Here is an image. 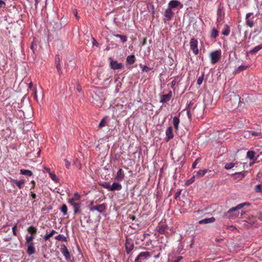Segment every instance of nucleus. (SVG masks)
<instances>
[{
  "instance_id": "1",
  "label": "nucleus",
  "mask_w": 262,
  "mask_h": 262,
  "mask_svg": "<svg viewBox=\"0 0 262 262\" xmlns=\"http://www.w3.org/2000/svg\"><path fill=\"white\" fill-rule=\"evenodd\" d=\"M250 203L245 202L237 205L234 207L231 208L226 213V216L229 219H233L238 216L239 210L243 208L245 206H249Z\"/></svg>"
},
{
  "instance_id": "2",
  "label": "nucleus",
  "mask_w": 262,
  "mask_h": 262,
  "mask_svg": "<svg viewBox=\"0 0 262 262\" xmlns=\"http://www.w3.org/2000/svg\"><path fill=\"white\" fill-rule=\"evenodd\" d=\"M152 256V253L149 251L140 252L135 258L134 262H146L147 260Z\"/></svg>"
},
{
  "instance_id": "3",
  "label": "nucleus",
  "mask_w": 262,
  "mask_h": 262,
  "mask_svg": "<svg viewBox=\"0 0 262 262\" xmlns=\"http://www.w3.org/2000/svg\"><path fill=\"white\" fill-rule=\"evenodd\" d=\"M190 49L192 51L193 53L196 55L199 53L198 49V41L194 38H192L190 41Z\"/></svg>"
},
{
  "instance_id": "4",
  "label": "nucleus",
  "mask_w": 262,
  "mask_h": 262,
  "mask_svg": "<svg viewBox=\"0 0 262 262\" xmlns=\"http://www.w3.org/2000/svg\"><path fill=\"white\" fill-rule=\"evenodd\" d=\"M10 181L13 186H14V185H15L19 189H21L26 183L25 179H21L18 181L17 180L10 179Z\"/></svg>"
},
{
  "instance_id": "5",
  "label": "nucleus",
  "mask_w": 262,
  "mask_h": 262,
  "mask_svg": "<svg viewBox=\"0 0 262 262\" xmlns=\"http://www.w3.org/2000/svg\"><path fill=\"white\" fill-rule=\"evenodd\" d=\"M60 252L65 257V258L67 260L70 261H71V255L69 253V251L67 248V247L64 245H61V248L60 249Z\"/></svg>"
},
{
  "instance_id": "6",
  "label": "nucleus",
  "mask_w": 262,
  "mask_h": 262,
  "mask_svg": "<svg viewBox=\"0 0 262 262\" xmlns=\"http://www.w3.org/2000/svg\"><path fill=\"white\" fill-rule=\"evenodd\" d=\"M110 67L113 70H118L122 68L123 66L121 63L118 62L117 60L110 58Z\"/></svg>"
},
{
  "instance_id": "7",
  "label": "nucleus",
  "mask_w": 262,
  "mask_h": 262,
  "mask_svg": "<svg viewBox=\"0 0 262 262\" xmlns=\"http://www.w3.org/2000/svg\"><path fill=\"white\" fill-rule=\"evenodd\" d=\"M134 247L133 241L131 239L127 238L125 242V249L127 253H129Z\"/></svg>"
},
{
  "instance_id": "8",
  "label": "nucleus",
  "mask_w": 262,
  "mask_h": 262,
  "mask_svg": "<svg viewBox=\"0 0 262 262\" xmlns=\"http://www.w3.org/2000/svg\"><path fill=\"white\" fill-rule=\"evenodd\" d=\"M179 6H180V8H182L183 7V5L181 2L176 0H172L169 2L168 7L171 9H172Z\"/></svg>"
},
{
  "instance_id": "9",
  "label": "nucleus",
  "mask_w": 262,
  "mask_h": 262,
  "mask_svg": "<svg viewBox=\"0 0 262 262\" xmlns=\"http://www.w3.org/2000/svg\"><path fill=\"white\" fill-rule=\"evenodd\" d=\"M106 209V206L104 204H99L98 205L94 206L91 208L90 210L92 211H94L95 210L98 211V212L102 213Z\"/></svg>"
},
{
  "instance_id": "10",
  "label": "nucleus",
  "mask_w": 262,
  "mask_h": 262,
  "mask_svg": "<svg viewBox=\"0 0 262 262\" xmlns=\"http://www.w3.org/2000/svg\"><path fill=\"white\" fill-rule=\"evenodd\" d=\"M173 12L172 11V9L169 8L168 7V8L165 10L164 14V16L165 17L164 19L168 21L172 17L173 15Z\"/></svg>"
},
{
  "instance_id": "11",
  "label": "nucleus",
  "mask_w": 262,
  "mask_h": 262,
  "mask_svg": "<svg viewBox=\"0 0 262 262\" xmlns=\"http://www.w3.org/2000/svg\"><path fill=\"white\" fill-rule=\"evenodd\" d=\"M27 246V253L29 255H32L35 252V248L34 247V243H26Z\"/></svg>"
},
{
  "instance_id": "12",
  "label": "nucleus",
  "mask_w": 262,
  "mask_h": 262,
  "mask_svg": "<svg viewBox=\"0 0 262 262\" xmlns=\"http://www.w3.org/2000/svg\"><path fill=\"white\" fill-rule=\"evenodd\" d=\"M125 174L121 168H119L115 176V180L117 181H122L124 178Z\"/></svg>"
},
{
  "instance_id": "13",
  "label": "nucleus",
  "mask_w": 262,
  "mask_h": 262,
  "mask_svg": "<svg viewBox=\"0 0 262 262\" xmlns=\"http://www.w3.org/2000/svg\"><path fill=\"white\" fill-rule=\"evenodd\" d=\"M172 97V92L170 91L167 94L163 95L161 97L160 102L164 103L169 101Z\"/></svg>"
},
{
  "instance_id": "14",
  "label": "nucleus",
  "mask_w": 262,
  "mask_h": 262,
  "mask_svg": "<svg viewBox=\"0 0 262 262\" xmlns=\"http://www.w3.org/2000/svg\"><path fill=\"white\" fill-rule=\"evenodd\" d=\"M122 188V185L121 184L117 182H114L111 186V189H110V191H119L121 190Z\"/></svg>"
},
{
  "instance_id": "15",
  "label": "nucleus",
  "mask_w": 262,
  "mask_h": 262,
  "mask_svg": "<svg viewBox=\"0 0 262 262\" xmlns=\"http://www.w3.org/2000/svg\"><path fill=\"white\" fill-rule=\"evenodd\" d=\"M80 198H81V196H80V194H79L78 193H77V192L75 193L72 199L69 200V203L71 205L78 203V202H77V201L80 200Z\"/></svg>"
},
{
  "instance_id": "16",
  "label": "nucleus",
  "mask_w": 262,
  "mask_h": 262,
  "mask_svg": "<svg viewBox=\"0 0 262 262\" xmlns=\"http://www.w3.org/2000/svg\"><path fill=\"white\" fill-rule=\"evenodd\" d=\"M253 15L252 13H248L246 15V20L247 25L250 27H252L254 25L253 21L249 18L250 16Z\"/></svg>"
},
{
  "instance_id": "17",
  "label": "nucleus",
  "mask_w": 262,
  "mask_h": 262,
  "mask_svg": "<svg viewBox=\"0 0 262 262\" xmlns=\"http://www.w3.org/2000/svg\"><path fill=\"white\" fill-rule=\"evenodd\" d=\"M166 135L167 138V141L172 139L173 138V134L172 132V128L171 126L168 127L166 131Z\"/></svg>"
},
{
  "instance_id": "18",
  "label": "nucleus",
  "mask_w": 262,
  "mask_h": 262,
  "mask_svg": "<svg viewBox=\"0 0 262 262\" xmlns=\"http://www.w3.org/2000/svg\"><path fill=\"white\" fill-rule=\"evenodd\" d=\"M230 32V27L227 25H224L221 32L222 35L224 36H228Z\"/></svg>"
},
{
  "instance_id": "19",
  "label": "nucleus",
  "mask_w": 262,
  "mask_h": 262,
  "mask_svg": "<svg viewBox=\"0 0 262 262\" xmlns=\"http://www.w3.org/2000/svg\"><path fill=\"white\" fill-rule=\"evenodd\" d=\"M221 57V50H216L214 51V63L217 62L220 59Z\"/></svg>"
},
{
  "instance_id": "20",
  "label": "nucleus",
  "mask_w": 262,
  "mask_h": 262,
  "mask_svg": "<svg viewBox=\"0 0 262 262\" xmlns=\"http://www.w3.org/2000/svg\"><path fill=\"white\" fill-rule=\"evenodd\" d=\"M213 222V217H209L201 220L199 221V224H209Z\"/></svg>"
},
{
  "instance_id": "21",
  "label": "nucleus",
  "mask_w": 262,
  "mask_h": 262,
  "mask_svg": "<svg viewBox=\"0 0 262 262\" xmlns=\"http://www.w3.org/2000/svg\"><path fill=\"white\" fill-rule=\"evenodd\" d=\"M56 231L54 230H52L49 233H46L44 236L43 239L45 241H49L50 238L52 237L55 233H56Z\"/></svg>"
},
{
  "instance_id": "22",
  "label": "nucleus",
  "mask_w": 262,
  "mask_h": 262,
  "mask_svg": "<svg viewBox=\"0 0 262 262\" xmlns=\"http://www.w3.org/2000/svg\"><path fill=\"white\" fill-rule=\"evenodd\" d=\"M173 124L176 130L179 129V124L180 123V119L178 117H174L173 118Z\"/></svg>"
},
{
  "instance_id": "23",
  "label": "nucleus",
  "mask_w": 262,
  "mask_h": 262,
  "mask_svg": "<svg viewBox=\"0 0 262 262\" xmlns=\"http://www.w3.org/2000/svg\"><path fill=\"white\" fill-rule=\"evenodd\" d=\"M208 170L207 169H204L203 170H200L196 172V174H195V176L196 177H201L204 176L207 172Z\"/></svg>"
},
{
  "instance_id": "24",
  "label": "nucleus",
  "mask_w": 262,
  "mask_h": 262,
  "mask_svg": "<svg viewBox=\"0 0 262 262\" xmlns=\"http://www.w3.org/2000/svg\"><path fill=\"white\" fill-rule=\"evenodd\" d=\"M20 173L29 177L32 176L33 175V172L31 170L28 169H21L20 170Z\"/></svg>"
},
{
  "instance_id": "25",
  "label": "nucleus",
  "mask_w": 262,
  "mask_h": 262,
  "mask_svg": "<svg viewBox=\"0 0 262 262\" xmlns=\"http://www.w3.org/2000/svg\"><path fill=\"white\" fill-rule=\"evenodd\" d=\"M27 230L32 235L35 236L37 233V228L33 226H30Z\"/></svg>"
},
{
  "instance_id": "26",
  "label": "nucleus",
  "mask_w": 262,
  "mask_h": 262,
  "mask_svg": "<svg viewBox=\"0 0 262 262\" xmlns=\"http://www.w3.org/2000/svg\"><path fill=\"white\" fill-rule=\"evenodd\" d=\"M135 56L134 55L127 56L126 58L127 62L129 64H133L135 61Z\"/></svg>"
},
{
  "instance_id": "27",
  "label": "nucleus",
  "mask_w": 262,
  "mask_h": 262,
  "mask_svg": "<svg viewBox=\"0 0 262 262\" xmlns=\"http://www.w3.org/2000/svg\"><path fill=\"white\" fill-rule=\"evenodd\" d=\"M72 206L74 207V213L76 214L80 211V203H78L76 204H71Z\"/></svg>"
},
{
  "instance_id": "28",
  "label": "nucleus",
  "mask_w": 262,
  "mask_h": 262,
  "mask_svg": "<svg viewBox=\"0 0 262 262\" xmlns=\"http://www.w3.org/2000/svg\"><path fill=\"white\" fill-rule=\"evenodd\" d=\"M255 152L254 151L252 150H249L247 152V158L250 160H252L254 159V157L255 156Z\"/></svg>"
},
{
  "instance_id": "29",
  "label": "nucleus",
  "mask_w": 262,
  "mask_h": 262,
  "mask_svg": "<svg viewBox=\"0 0 262 262\" xmlns=\"http://www.w3.org/2000/svg\"><path fill=\"white\" fill-rule=\"evenodd\" d=\"M55 238L58 241L67 242V237L63 234H59L55 236Z\"/></svg>"
},
{
  "instance_id": "30",
  "label": "nucleus",
  "mask_w": 262,
  "mask_h": 262,
  "mask_svg": "<svg viewBox=\"0 0 262 262\" xmlns=\"http://www.w3.org/2000/svg\"><path fill=\"white\" fill-rule=\"evenodd\" d=\"M248 68L247 66L241 65L239 66L237 69H235L234 71L235 73H238L241 72V71H243L245 70H246Z\"/></svg>"
},
{
  "instance_id": "31",
  "label": "nucleus",
  "mask_w": 262,
  "mask_h": 262,
  "mask_svg": "<svg viewBox=\"0 0 262 262\" xmlns=\"http://www.w3.org/2000/svg\"><path fill=\"white\" fill-rule=\"evenodd\" d=\"M262 49V45H259L255 47L254 48L251 49L250 51V52L251 53H255L259 51L260 49Z\"/></svg>"
},
{
  "instance_id": "32",
  "label": "nucleus",
  "mask_w": 262,
  "mask_h": 262,
  "mask_svg": "<svg viewBox=\"0 0 262 262\" xmlns=\"http://www.w3.org/2000/svg\"><path fill=\"white\" fill-rule=\"evenodd\" d=\"M115 36L116 37L120 38L123 42H125L127 41V36L125 35H122L120 34H116Z\"/></svg>"
},
{
  "instance_id": "33",
  "label": "nucleus",
  "mask_w": 262,
  "mask_h": 262,
  "mask_svg": "<svg viewBox=\"0 0 262 262\" xmlns=\"http://www.w3.org/2000/svg\"><path fill=\"white\" fill-rule=\"evenodd\" d=\"M49 176L51 179L54 182H57L58 181V179L56 177L55 173L49 171Z\"/></svg>"
},
{
  "instance_id": "34",
  "label": "nucleus",
  "mask_w": 262,
  "mask_h": 262,
  "mask_svg": "<svg viewBox=\"0 0 262 262\" xmlns=\"http://www.w3.org/2000/svg\"><path fill=\"white\" fill-rule=\"evenodd\" d=\"M61 211L64 215H67L68 213V208L66 204H63L61 207Z\"/></svg>"
},
{
  "instance_id": "35",
  "label": "nucleus",
  "mask_w": 262,
  "mask_h": 262,
  "mask_svg": "<svg viewBox=\"0 0 262 262\" xmlns=\"http://www.w3.org/2000/svg\"><path fill=\"white\" fill-rule=\"evenodd\" d=\"M101 186L103 187V188L107 189L108 190L110 191V189H111V185L108 182H103L101 183Z\"/></svg>"
},
{
  "instance_id": "36",
  "label": "nucleus",
  "mask_w": 262,
  "mask_h": 262,
  "mask_svg": "<svg viewBox=\"0 0 262 262\" xmlns=\"http://www.w3.org/2000/svg\"><path fill=\"white\" fill-rule=\"evenodd\" d=\"M35 238V236L34 235H27L26 237V243H31V242H33V239H34Z\"/></svg>"
},
{
  "instance_id": "37",
  "label": "nucleus",
  "mask_w": 262,
  "mask_h": 262,
  "mask_svg": "<svg viewBox=\"0 0 262 262\" xmlns=\"http://www.w3.org/2000/svg\"><path fill=\"white\" fill-rule=\"evenodd\" d=\"M246 172L247 171H243L242 172H236L234 173V174L238 175L239 178L241 179L245 177Z\"/></svg>"
},
{
  "instance_id": "38",
  "label": "nucleus",
  "mask_w": 262,
  "mask_h": 262,
  "mask_svg": "<svg viewBox=\"0 0 262 262\" xmlns=\"http://www.w3.org/2000/svg\"><path fill=\"white\" fill-rule=\"evenodd\" d=\"M167 228L166 226H160L159 227L158 232L160 233H164Z\"/></svg>"
},
{
  "instance_id": "39",
  "label": "nucleus",
  "mask_w": 262,
  "mask_h": 262,
  "mask_svg": "<svg viewBox=\"0 0 262 262\" xmlns=\"http://www.w3.org/2000/svg\"><path fill=\"white\" fill-rule=\"evenodd\" d=\"M196 177L195 175H194L193 177H192L190 179H189L186 182V185L188 186L191 184H192L195 181V178Z\"/></svg>"
},
{
  "instance_id": "40",
  "label": "nucleus",
  "mask_w": 262,
  "mask_h": 262,
  "mask_svg": "<svg viewBox=\"0 0 262 262\" xmlns=\"http://www.w3.org/2000/svg\"><path fill=\"white\" fill-rule=\"evenodd\" d=\"M234 166V164L233 163H228L226 164L225 168L226 169H230L233 168Z\"/></svg>"
},
{
  "instance_id": "41",
  "label": "nucleus",
  "mask_w": 262,
  "mask_h": 262,
  "mask_svg": "<svg viewBox=\"0 0 262 262\" xmlns=\"http://www.w3.org/2000/svg\"><path fill=\"white\" fill-rule=\"evenodd\" d=\"M201 159L200 158H197L195 161L193 163L192 165V168L194 169L196 167L197 164L200 161Z\"/></svg>"
},
{
  "instance_id": "42",
  "label": "nucleus",
  "mask_w": 262,
  "mask_h": 262,
  "mask_svg": "<svg viewBox=\"0 0 262 262\" xmlns=\"http://www.w3.org/2000/svg\"><path fill=\"white\" fill-rule=\"evenodd\" d=\"M140 66L141 68H142V71H145L146 72H149L151 70L150 68H148L146 66H142V64H140Z\"/></svg>"
},
{
  "instance_id": "43",
  "label": "nucleus",
  "mask_w": 262,
  "mask_h": 262,
  "mask_svg": "<svg viewBox=\"0 0 262 262\" xmlns=\"http://www.w3.org/2000/svg\"><path fill=\"white\" fill-rule=\"evenodd\" d=\"M56 69L57 70V71L59 75H61L62 74V70H61V67L60 66V63L58 64H56Z\"/></svg>"
},
{
  "instance_id": "44",
  "label": "nucleus",
  "mask_w": 262,
  "mask_h": 262,
  "mask_svg": "<svg viewBox=\"0 0 262 262\" xmlns=\"http://www.w3.org/2000/svg\"><path fill=\"white\" fill-rule=\"evenodd\" d=\"M106 121L104 119L101 120L99 124V127L101 128L104 126L106 125Z\"/></svg>"
},
{
  "instance_id": "45",
  "label": "nucleus",
  "mask_w": 262,
  "mask_h": 262,
  "mask_svg": "<svg viewBox=\"0 0 262 262\" xmlns=\"http://www.w3.org/2000/svg\"><path fill=\"white\" fill-rule=\"evenodd\" d=\"M251 134L254 136H260L261 135V133L260 132H251Z\"/></svg>"
},
{
  "instance_id": "46",
  "label": "nucleus",
  "mask_w": 262,
  "mask_h": 262,
  "mask_svg": "<svg viewBox=\"0 0 262 262\" xmlns=\"http://www.w3.org/2000/svg\"><path fill=\"white\" fill-rule=\"evenodd\" d=\"M64 161H65L66 167L68 169H70V166H71L70 162L67 159H64Z\"/></svg>"
},
{
  "instance_id": "47",
  "label": "nucleus",
  "mask_w": 262,
  "mask_h": 262,
  "mask_svg": "<svg viewBox=\"0 0 262 262\" xmlns=\"http://www.w3.org/2000/svg\"><path fill=\"white\" fill-rule=\"evenodd\" d=\"M16 229H17V225L16 224L12 228L13 234L15 236L17 235Z\"/></svg>"
},
{
  "instance_id": "48",
  "label": "nucleus",
  "mask_w": 262,
  "mask_h": 262,
  "mask_svg": "<svg viewBox=\"0 0 262 262\" xmlns=\"http://www.w3.org/2000/svg\"><path fill=\"white\" fill-rule=\"evenodd\" d=\"M261 185L260 184H258L255 187V190L256 192H262V190L261 189Z\"/></svg>"
},
{
  "instance_id": "49",
  "label": "nucleus",
  "mask_w": 262,
  "mask_h": 262,
  "mask_svg": "<svg viewBox=\"0 0 262 262\" xmlns=\"http://www.w3.org/2000/svg\"><path fill=\"white\" fill-rule=\"evenodd\" d=\"M203 81V76L199 77L198 78V79L197 80V84L198 85H201Z\"/></svg>"
},
{
  "instance_id": "50",
  "label": "nucleus",
  "mask_w": 262,
  "mask_h": 262,
  "mask_svg": "<svg viewBox=\"0 0 262 262\" xmlns=\"http://www.w3.org/2000/svg\"><path fill=\"white\" fill-rule=\"evenodd\" d=\"M177 84V81L176 80H173L171 83H170V87L172 89L174 88V86L176 85Z\"/></svg>"
},
{
  "instance_id": "51",
  "label": "nucleus",
  "mask_w": 262,
  "mask_h": 262,
  "mask_svg": "<svg viewBox=\"0 0 262 262\" xmlns=\"http://www.w3.org/2000/svg\"><path fill=\"white\" fill-rule=\"evenodd\" d=\"M5 6H6L5 2L2 0H0V8H5Z\"/></svg>"
},
{
  "instance_id": "52",
  "label": "nucleus",
  "mask_w": 262,
  "mask_h": 262,
  "mask_svg": "<svg viewBox=\"0 0 262 262\" xmlns=\"http://www.w3.org/2000/svg\"><path fill=\"white\" fill-rule=\"evenodd\" d=\"M60 60L58 55L55 56V64L60 63Z\"/></svg>"
},
{
  "instance_id": "53",
  "label": "nucleus",
  "mask_w": 262,
  "mask_h": 262,
  "mask_svg": "<svg viewBox=\"0 0 262 262\" xmlns=\"http://www.w3.org/2000/svg\"><path fill=\"white\" fill-rule=\"evenodd\" d=\"M219 35V31L214 29V38L216 37Z\"/></svg>"
},
{
  "instance_id": "54",
  "label": "nucleus",
  "mask_w": 262,
  "mask_h": 262,
  "mask_svg": "<svg viewBox=\"0 0 262 262\" xmlns=\"http://www.w3.org/2000/svg\"><path fill=\"white\" fill-rule=\"evenodd\" d=\"M181 190L177 191L175 194V198L177 199L178 197H179L180 196V195L181 194Z\"/></svg>"
},
{
  "instance_id": "55",
  "label": "nucleus",
  "mask_w": 262,
  "mask_h": 262,
  "mask_svg": "<svg viewBox=\"0 0 262 262\" xmlns=\"http://www.w3.org/2000/svg\"><path fill=\"white\" fill-rule=\"evenodd\" d=\"M226 151V149L224 146L221 147L220 149V151L222 152V153L225 152Z\"/></svg>"
},
{
  "instance_id": "56",
  "label": "nucleus",
  "mask_w": 262,
  "mask_h": 262,
  "mask_svg": "<svg viewBox=\"0 0 262 262\" xmlns=\"http://www.w3.org/2000/svg\"><path fill=\"white\" fill-rule=\"evenodd\" d=\"M31 195L33 199H35L36 198V194L32 191L31 192Z\"/></svg>"
},
{
  "instance_id": "57",
  "label": "nucleus",
  "mask_w": 262,
  "mask_h": 262,
  "mask_svg": "<svg viewBox=\"0 0 262 262\" xmlns=\"http://www.w3.org/2000/svg\"><path fill=\"white\" fill-rule=\"evenodd\" d=\"M210 58L212 63H213V52L210 53Z\"/></svg>"
},
{
  "instance_id": "58",
  "label": "nucleus",
  "mask_w": 262,
  "mask_h": 262,
  "mask_svg": "<svg viewBox=\"0 0 262 262\" xmlns=\"http://www.w3.org/2000/svg\"><path fill=\"white\" fill-rule=\"evenodd\" d=\"M31 184H32V187H31V190H32V189H33L35 186V182L34 181L32 180L31 182Z\"/></svg>"
},
{
  "instance_id": "59",
  "label": "nucleus",
  "mask_w": 262,
  "mask_h": 262,
  "mask_svg": "<svg viewBox=\"0 0 262 262\" xmlns=\"http://www.w3.org/2000/svg\"><path fill=\"white\" fill-rule=\"evenodd\" d=\"M73 13H74V15L75 16V17L77 18V19H78V17L77 16V12L76 10H73Z\"/></svg>"
},
{
  "instance_id": "60",
  "label": "nucleus",
  "mask_w": 262,
  "mask_h": 262,
  "mask_svg": "<svg viewBox=\"0 0 262 262\" xmlns=\"http://www.w3.org/2000/svg\"><path fill=\"white\" fill-rule=\"evenodd\" d=\"M35 8H36L37 7V5L39 3L40 0H35Z\"/></svg>"
},
{
  "instance_id": "61",
  "label": "nucleus",
  "mask_w": 262,
  "mask_h": 262,
  "mask_svg": "<svg viewBox=\"0 0 262 262\" xmlns=\"http://www.w3.org/2000/svg\"><path fill=\"white\" fill-rule=\"evenodd\" d=\"M34 98L36 99L37 98V94H36V91L35 90L34 93Z\"/></svg>"
},
{
  "instance_id": "62",
  "label": "nucleus",
  "mask_w": 262,
  "mask_h": 262,
  "mask_svg": "<svg viewBox=\"0 0 262 262\" xmlns=\"http://www.w3.org/2000/svg\"><path fill=\"white\" fill-rule=\"evenodd\" d=\"M160 254V252H159L158 254L155 255H154V256H154L155 258H158V257H159Z\"/></svg>"
},
{
  "instance_id": "63",
  "label": "nucleus",
  "mask_w": 262,
  "mask_h": 262,
  "mask_svg": "<svg viewBox=\"0 0 262 262\" xmlns=\"http://www.w3.org/2000/svg\"><path fill=\"white\" fill-rule=\"evenodd\" d=\"M181 258H182V257L181 256L177 260H175L173 262H179L180 261V259H181Z\"/></svg>"
},
{
  "instance_id": "64",
  "label": "nucleus",
  "mask_w": 262,
  "mask_h": 262,
  "mask_svg": "<svg viewBox=\"0 0 262 262\" xmlns=\"http://www.w3.org/2000/svg\"><path fill=\"white\" fill-rule=\"evenodd\" d=\"M93 45L97 46L98 45V43L95 40H94V41L93 42Z\"/></svg>"
}]
</instances>
